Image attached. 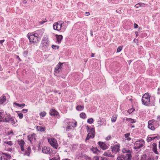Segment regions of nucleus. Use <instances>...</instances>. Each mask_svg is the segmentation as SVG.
I'll use <instances>...</instances> for the list:
<instances>
[{"instance_id": "nucleus-33", "label": "nucleus", "mask_w": 160, "mask_h": 160, "mask_svg": "<svg viewBox=\"0 0 160 160\" xmlns=\"http://www.w3.org/2000/svg\"><path fill=\"white\" fill-rule=\"evenodd\" d=\"M86 114L84 112H82L80 114V117L81 118L85 119L86 118Z\"/></svg>"}, {"instance_id": "nucleus-45", "label": "nucleus", "mask_w": 160, "mask_h": 160, "mask_svg": "<svg viewBox=\"0 0 160 160\" xmlns=\"http://www.w3.org/2000/svg\"><path fill=\"white\" fill-rule=\"evenodd\" d=\"M46 21H47V20H46V19H44L42 21L39 22V23L40 24H43L44 23L46 22Z\"/></svg>"}, {"instance_id": "nucleus-62", "label": "nucleus", "mask_w": 160, "mask_h": 160, "mask_svg": "<svg viewBox=\"0 0 160 160\" xmlns=\"http://www.w3.org/2000/svg\"><path fill=\"white\" fill-rule=\"evenodd\" d=\"M2 70V68L1 67V65H0V71H1Z\"/></svg>"}, {"instance_id": "nucleus-22", "label": "nucleus", "mask_w": 160, "mask_h": 160, "mask_svg": "<svg viewBox=\"0 0 160 160\" xmlns=\"http://www.w3.org/2000/svg\"><path fill=\"white\" fill-rule=\"evenodd\" d=\"M122 151L123 153H131L132 152V149L131 148H124L122 149Z\"/></svg>"}, {"instance_id": "nucleus-48", "label": "nucleus", "mask_w": 160, "mask_h": 160, "mask_svg": "<svg viewBox=\"0 0 160 160\" xmlns=\"http://www.w3.org/2000/svg\"><path fill=\"white\" fill-rule=\"evenodd\" d=\"M130 136V133H128L124 134V137L125 138H128Z\"/></svg>"}, {"instance_id": "nucleus-46", "label": "nucleus", "mask_w": 160, "mask_h": 160, "mask_svg": "<svg viewBox=\"0 0 160 160\" xmlns=\"http://www.w3.org/2000/svg\"><path fill=\"white\" fill-rule=\"evenodd\" d=\"M134 110L133 108L130 109L128 110V112L130 114L131 113L134 111Z\"/></svg>"}, {"instance_id": "nucleus-64", "label": "nucleus", "mask_w": 160, "mask_h": 160, "mask_svg": "<svg viewBox=\"0 0 160 160\" xmlns=\"http://www.w3.org/2000/svg\"><path fill=\"white\" fill-rule=\"evenodd\" d=\"M159 148L160 149V141H159Z\"/></svg>"}, {"instance_id": "nucleus-51", "label": "nucleus", "mask_w": 160, "mask_h": 160, "mask_svg": "<svg viewBox=\"0 0 160 160\" xmlns=\"http://www.w3.org/2000/svg\"><path fill=\"white\" fill-rule=\"evenodd\" d=\"M116 12L119 13H120L121 12V10L120 9H118L116 10Z\"/></svg>"}, {"instance_id": "nucleus-41", "label": "nucleus", "mask_w": 160, "mask_h": 160, "mask_svg": "<svg viewBox=\"0 0 160 160\" xmlns=\"http://www.w3.org/2000/svg\"><path fill=\"white\" fill-rule=\"evenodd\" d=\"M4 143H6L8 144L10 146L12 145V141H5L4 142Z\"/></svg>"}, {"instance_id": "nucleus-4", "label": "nucleus", "mask_w": 160, "mask_h": 160, "mask_svg": "<svg viewBox=\"0 0 160 160\" xmlns=\"http://www.w3.org/2000/svg\"><path fill=\"white\" fill-rule=\"evenodd\" d=\"M86 129L88 133L87 136L86 140H88L90 138H93L95 134L94 128H90L89 126H87L86 127Z\"/></svg>"}, {"instance_id": "nucleus-10", "label": "nucleus", "mask_w": 160, "mask_h": 160, "mask_svg": "<svg viewBox=\"0 0 160 160\" xmlns=\"http://www.w3.org/2000/svg\"><path fill=\"white\" fill-rule=\"evenodd\" d=\"M63 64V63H61L60 62H59L56 65V67L55 68L54 72V74L55 75L58 73L60 72L62 66Z\"/></svg>"}, {"instance_id": "nucleus-52", "label": "nucleus", "mask_w": 160, "mask_h": 160, "mask_svg": "<svg viewBox=\"0 0 160 160\" xmlns=\"http://www.w3.org/2000/svg\"><path fill=\"white\" fill-rule=\"evenodd\" d=\"M0 160H5L3 156H2L0 155Z\"/></svg>"}, {"instance_id": "nucleus-38", "label": "nucleus", "mask_w": 160, "mask_h": 160, "mask_svg": "<svg viewBox=\"0 0 160 160\" xmlns=\"http://www.w3.org/2000/svg\"><path fill=\"white\" fill-rule=\"evenodd\" d=\"M46 114V113L45 112L43 111L42 112H41L40 114L39 115L40 116L42 117H44L45 116Z\"/></svg>"}, {"instance_id": "nucleus-26", "label": "nucleus", "mask_w": 160, "mask_h": 160, "mask_svg": "<svg viewBox=\"0 0 160 160\" xmlns=\"http://www.w3.org/2000/svg\"><path fill=\"white\" fill-rule=\"evenodd\" d=\"M2 155H3L4 160L9 159L11 158V156L8 154L3 153Z\"/></svg>"}, {"instance_id": "nucleus-32", "label": "nucleus", "mask_w": 160, "mask_h": 160, "mask_svg": "<svg viewBox=\"0 0 160 160\" xmlns=\"http://www.w3.org/2000/svg\"><path fill=\"white\" fill-rule=\"evenodd\" d=\"M84 108V107L83 106H82L81 105L78 106L76 107V109L78 111H81Z\"/></svg>"}, {"instance_id": "nucleus-28", "label": "nucleus", "mask_w": 160, "mask_h": 160, "mask_svg": "<svg viewBox=\"0 0 160 160\" xmlns=\"http://www.w3.org/2000/svg\"><path fill=\"white\" fill-rule=\"evenodd\" d=\"M126 120L130 123H134L136 122V120L135 119L129 118H126Z\"/></svg>"}, {"instance_id": "nucleus-37", "label": "nucleus", "mask_w": 160, "mask_h": 160, "mask_svg": "<svg viewBox=\"0 0 160 160\" xmlns=\"http://www.w3.org/2000/svg\"><path fill=\"white\" fill-rule=\"evenodd\" d=\"M60 158L59 156H57L55 157H53L50 159V160H60Z\"/></svg>"}, {"instance_id": "nucleus-63", "label": "nucleus", "mask_w": 160, "mask_h": 160, "mask_svg": "<svg viewBox=\"0 0 160 160\" xmlns=\"http://www.w3.org/2000/svg\"><path fill=\"white\" fill-rule=\"evenodd\" d=\"M127 140L128 141H130L131 140V138H128Z\"/></svg>"}, {"instance_id": "nucleus-31", "label": "nucleus", "mask_w": 160, "mask_h": 160, "mask_svg": "<svg viewBox=\"0 0 160 160\" xmlns=\"http://www.w3.org/2000/svg\"><path fill=\"white\" fill-rule=\"evenodd\" d=\"M14 104L15 105L17 106L18 107H21V108H22L24 107L25 106V104L24 103L19 104L17 102H14Z\"/></svg>"}, {"instance_id": "nucleus-2", "label": "nucleus", "mask_w": 160, "mask_h": 160, "mask_svg": "<svg viewBox=\"0 0 160 160\" xmlns=\"http://www.w3.org/2000/svg\"><path fill=\"white\" fill-rule=\"evenodd\" d=\"M17 121L15 118L11 116L9 113L5 114L4 112L0 110V122H11L12 124H14Z\"/></svg>"}, {"instance_id": "nucleus-13", "label": "nucleus", "mask_w": 160, "mask_h": 160, "mask_svg": "<svg viewBox=\"0 0 160 160\" xmlns=\"http://www.w3.org/2000/svg\"><path fill=\"white\" fill-rule=\"evenodd\" d=\"M123 154L121 155L124 158V160H130L131 159L132 155L130 153H123Z\"/></svg>"}, {"instance_id": "nucleus-8", "label": "nucleus", "mask_w": 160, "mask_h": 160, "mask_svg": "<svg viewBox=\"0 0 160 160\" xmlns=\"http://www.w3.org/2000/svg\"><path fill=\"white\" fill-rule=\"evenodd\" d=\"M120 145L118 143L112 146L111 148L112 149V153L114 155L120 151Z\"/></svg>"}, {"instance_id": "nucleus-18", "label": "nucleus", "mask_w": 160, "mask_h": 160, "mask_svg": "<svg viewBox=\"0 0 160 160\" xmlns=\"http://www.w3.org/2000/svg\"><path fill=\"white\" fill-rule=\"evenodd\" d=\"M90 150L92 152L95 154H98L100 151L96 147H92L90 148Z\"/></svg>"}, {"instance_id": "nucleus-25", "label": "nucleus", "mask_w": 160, "mask_h": 160, "mask_svg": "<svg viewBox=\"0 0 160 160\" xmlns=\"http://www.w3.org/2000/svg\"><path fill=\"white\" fill-rule=\"evenodd\" d=\"M56 37L57 38V41L59 43H61V41L62 39L63 36L62 35H56Z\"/></svg>"}, {"instance_id": "nucleus-20", "label": "nucleus", "mask_w": 160, "mask_h": 160, "mask_svg": "<svg viewBox=\"0 0 160 160\" xmlns=\"http://www.w3.org/2000/svg\"><path fill=\"white\" fill-rule=\"evenodd\" d=\"M153 148L152 151L156 154H158V153L157 151V144L155 143H153L152 144Z\"/></svg>"}, {"instance_id": "nucleus-59", "label": "nucleus", "mask_w": 160, "mask_h": 160, "mask_svg": "<svg viewBox=\"0 0 160 160\" xmlns=\"http://www.w3.org/2000/svg\"><path fill=\"white\" fill-rule=\"evenodd\" d=\"M135 34L136 35V37H137L138 35V32H135Z\"/></svg>"}, {"instance_id": "nucleus-9", "label": "nucleus", "mask_w": 160, "mask_h": 160, "mask_svg": "<svg viewBox=\"0 0 160 160\" xmlns=\"http://www.w3.org/2000/svg\"><path fill=\"white\" fill-rule=\"evenodd\" d=\"M63 23V22L60 21L54 23L53 26V29L58 31L60 30L62 27Z\"/></svg>"}, {"instance_id": "nucleus-11", "label": "nucleus", "mask_w": 160, "mask_h": 160, "mask_svg": "<svg viewBox=\"0 0 160 160\" xmlns=\"http://www.w3.org/2000/svg\"><path fill=\"white\" fill-rule=\"evenodd\" d=\"M31 149L30 146H28L25 149H24L22 153L24 156H30V154L31 152Z\"/></svg>"}, {"instance_id": "nucleus-17", "label": "nucleus", "mask_w": 160, "mask_h": 160, "mask_svg": "<svg viewBox=\"0 0 160 160\" xmlns=\"http://www.w3.org/2000/svg\"><path fill=\"white\" fill-rule=\"evenodd\" d=\"M35 136L36 134L34 133H33L28 136V140L31 143H32V141H35L36 139Z\"/></svg>"}, {"instance_id": "nucleus-40", "label": "nucleus", "mask_w": 160, "mask_h": 160, "mask_svg": "<svg viewBox=\"0 0 160 160\" xmlns=\"http://www.w3.org/2000/svg\"><path fill=\"white\" fill-rule=\"evenodd\" d=\"M122 47L121 46H120L118 47L117 50V52H120L122 49Z\"/></svg>"}, {"instance_id": "nucleus-35", "label": "nucleus", "mask_w": 160, "mask_h": 160, "mask_svg": "<svg viewBox=\"0 0 160 160\" xmlns=\"http://www.w3.org/2000/svg\"><path fill=\"white\" fill-rule=\"evenodd\" d=\"M93 119L92 118H90L87 120V122L89 124H91L93 122Z\"/></svg>"}, {"instance_id": "nucleus-1", "label": "nucleus", "mask_w": 160, "mask_h": 160, "mask_svg": "<svg viewBox=\"0 0 160 160\" xmlns=\"http://www.w3.org/2000/svg\"><path fill=\"white\" fill-rule=\"evenodd\" d=\"M155 98L154 96H151L149 93H145L142 98V104L146 106H154Z\"/></svg>"}, {"instance_id": "nucleus-39", "label": "nucleus", "mask_w": 160, "mask_h": 160, "mask_svg": "<svg viewBox=\"0 0 160 160\" xmlns=\"http://www.w3.org/2000/svg\"><path fill=\"white\" fill-rule=\"evenodd\" d=\"M146 155L145 154H144L141 156V160H146Z\"/></svg>"}, {"instance_id": "nucleus-14", "label": "nucleus", "mask_w": 160, "mask_h": 160, "mask_svg": "<svg viewBox=\"0 0 160 160\" xmlns=\"http://www.w3.org/2000/svg\"><path fill=\"white\" fill-rule=\"evenodd\" d=\"M123 154L121 155L124 158V160H130L131 159L132 155L130 153H123Z\"/></svg>"}, {"instance_id": "nucleus-36", "label": "nucleus", "mask_w": 160, "mask_h": 160, "mask_svg": "<svg viewBox=\"0 0 160 160\" xmlns=\"http://www.w3.org/2000/svg\"><path fill=\"white\" fill-rule=\"evenodd\" d=\"M17 112H19L18 113V117L20 119H22L23 118V114L22 113H19V111H18Z\"/></svg>"}, {"instance_id": "nucleus-43", "label": "nucleus", "mask_w": 160, "mask_h": 160, "mask_svg": "<svg viewBox=\"0 0 160 160\" xmlns=\"http://www.w3.org/2000/svg\"><path fill=\"white\" fill-rule=\"evenodd\" d=\"M73 122H69L68 125L71 128L73 127Z\"/></svg>"}, {"instance_id": "nucleus-60", "label": "nucleus", "mask_w": 160, "mask_h": 160, "mask_svg": "<svg viewBox=\"0 0 160 160\" xmlns=\"http://www.w3.org/2000/svg\"><path fill=\"white\" fill-rule=\"evenodd\" d=\"M13 134V131L12 130H11L10 131L9 134Z\"/></svg>"}, {"instance_id": "nucleus-3", "label": "nucleus", "mask_w": 160, "mask_h": 160, "mask_svg": "<svg viewBox=\"0 0 160 160\" xmlns=\"http://www.w3.org/2000/svg\"><path fill=\"white\" fill-rule=\"evenodd\" d=\"M41 31L42 30H38L36 31L35 33H29L28 34V38L29 39L30 42L35 43L39 41V39L38 38V33Z\"/></svg>"}, {"instance_id": "nucleus-44", "label": "nucleus", "mask_w": 160, "mask_h": 160, "mask_svg": "<svg viewBox=\"0 0 160 160\" xmlns=\"http://www.w3.org/2000/svg\"><path fill=\"white\" fill-rule=\"evenodd\" d=\"M117 160H124V158L121 155L120 156L118 157L117 158Z\"/></svg>"}, {"instance_id": "nucleus-50", "label": "nucleus", "mask_w": 160, "mask_h": 160, "mask_svg": "<svg viewBox=\"0 0 160 160\" xmlns=\"http://www.w3.org/2000/svg\"><path fill=\"white\" fill-rule=\"evenodd\" d=\"M94 160H99V157L98 156H95L93 158Z\"/></svg>"}, {"instance_id": "nucleus-21", "label": "nucleus", "mask_w": 160, "mask_h": 160, "mask_svg": "<svg viewBox=\"0 0 160 160\" xmlns=\"http://www.w3.org/2000/svg\"><path fill=\"white\" fill-rule=\"evenodd\" d=\"M6 97L5 96L3 95L0 97V104L6 103Z\"/></svg>"}, {"instance_id": "nucleus-15", "label": "nucleus", "mask_w": 160, "mask_h": 160, "mask_svg": "<svg viewBox=\"0 0 160 160\" xmlns=\"http://www.w3.org/2000/svg\"><path fill=\"white\" fill-rule=\"evenodd\" d=\"M155 121L154 120H149L148 122V128L152 130H154L155 129V128L153 126V123Z\"/></svg>"}, {"instance_id": "nucleus-5", "label": "nucleus", "mask_w": 160, "mask_h": 160, "mask_svg": "<svg viewBox=\"0 0 160 160\" xmlns=\"http://www.w3.org/2000/svg\"><path fill=\"white\" fill-rule=\"evenodd\" d=\"M48 140L49 143L54 148L56 149H58V144L57 140L53 138H48Z\"/></svg>"}, {"instance_id": "nucleus-58", "label": "nucleus", "mask_w": 160, "mask_h": 160, "mask_svg": "<svg viewBox=\"0 0 160 160\" xmlns=\"http://www.w3.org/2000/svg\"><path fill=\"white\" fill-rule=\"evenodd\" d=\"M4 41H5V40L4 39L2 40H0V43L1 44H2V43L4 42Z\"/></svg>"}, {"instance_id": "nucleus-42", "label": "nucleus", "mask_w": 160, "mask_h": 160, "mask_svg": "<svg viewBox=\"0 0 160 160\" xmlns=\"http://www.w3.org/2000/svg\"><path fill=\"white\" fill-rule=\"evenodd\" d=\"M52 47L53 49H56L59 48V46L56 45H53L52 46Z\"/></svg>"}, {"instance_id": "nucleus-55", "label": "nucleus", "mask_w": 160, "mask_h": 160, "mask_svg": "<svg viewBox=\"0 0 160 160\" xmlns=\"http://www.w3.org/2000/svg\"><path fill=\"white\" fill-rule=\"evenodd\" d=\"M159 91H160V87H159L158 88V92H157V93L159 94L160 93L159 92Z\"/></svg>"}, {"instance_id": "nucleus-57", "label": "nucleus", "mask_w": 160, "mask_h": 160, "mask_svg": "<svg viewBox=\"0 0 160 160\" xmlns=\"http://www.w3.org/2000/svg\"><path fill=\"white\" fill-rule=\"evenodd\" d=\"M77 122H75L74 123H73V128H74V127H75L76 126H77Z\"/></svg>"}, {"instance_id": "nucleus-19", "label": "nucleus", "mask_w": 160, "mask_h": 160, "mask_svg": "<svg viewBox=\"0 0 160 160\" xmlns=\"http://www.w3.org/2000/svg\"><path fill=\"white\" fill-rule=\"evenodd\" d=\"M103 155L108 157H114V155L111 153L110 151H107L105 152L103 154Z\"/></svg>"}, {"instance_id": "nucleus-56", "label": "nucleus", "mask_w": 160, "mask_h": 160, "mask_svg": "<svg viewBox=\"0 0 160 160\" xmlns=\"http://www.w3.org/2000/svg\"><path fill=\"white\" fill-rule=\"evenodd\" d=\"M90 15V13L89 12H85V15L86 16H89Z\"/></svg>"}, {"instance_id": "nucleus-49", "label": "nucleus", "mask_w": 160, "mask_h": 160, "mask_svg": "<svg viewBox=\"0 0 160 160\" xmlns=\"http://www.w3.org/2000/svg\"><path fill=\"white\" fill-rule=\"evenodd\" d=\"M28 110L27 109H24L22 110L21 112L23 113H26L27 112H28Z\"/></svg>"}, {"instance_id": "nucleus-29", "label": "nucleus", "mask_w": 160, "mask_h": 160, "mask_svg": "<svg viewBox=\"0 0 160 160\" xmlns=\"http://www.w3.org/2000/svg\"><path fill=\"white\" fill-rule=\"evenodd\" d=\"M37 129L41 132H44L45 130V128L44 127L38 126L37 127Z\"/></svg>"}, {"instance_id": "nucleus-23", "label": "nucleus", "mask_w": 160, "mask_h": 160, "mask_svg": "<svg viewBox=\"0 0 160 160\" xmlns=\"http://www.w3.org/2000/svg\"><path fill=\"white\" fill-rule=\"evenodd\" d=\"M155 138H157V139H159L160 136H158L154 137H148L147 139V141L148 142H149L151 141L154 140Z\"/></svg>"}, {"instance_id": "nucleus-34", "label": "nucleus", "mask_w": 160, "mask_h": 160, "mask_svg": "<svg viewBox=\"0 0 160 160\" xmlns=\"http://www.w3.org/2000/svg\"><path fill=\"white\" fill-rule=\"evenodd\" d=\"M117 115L113 116L111 118V121L112 122H115L117 118Z\"/></svg>"}, {"instance_id": "nucleus-30", "label": "nucleus", "mask_w": 160, "mask_h": 160, "mask_svg": "<svg viewBox=\"0 0 160 160\" xmlns=\"http://www.w3.org/2000/svg\"><path fill=\"white\" fill-rule=\"evenodd\" d=\"M145 4L144 3L142 2H140L136 4L135 5V7L136 8H138L140 7H144L145 6Z\"/></svg>"}, {"instance_id": "nucleus-7", "label": "nucleus", "mask_w": 160, "mask_h": 160, "mask_svg": "<svg viewBox=\"0 0 160 160\" xmlns=\"http://www.w3.org/2000/svg\"><path fill=\"white\" fill-rule=\"evenodd\" d=\"M145 142L142 139L136 141L134 143V148L135 149H139L144 146Z\"/></svg>"}, {"instance_id": "nucleus-12", "label": "nucleus", "mask_w": 160, "mask_h": 160, "mask_svg": "<svg viewBox=\"0 0 160 160\" xmlns=\"http://www.w3.org/2000/svg\"><path fill=\"white\" fill-rule=\"evenodd\" d=\"M52 149L49 147H44L42 148V152L44 153L51 154L52 153Z\"/></svg>"}, {"instance_id": "nucleus-47", "label": "nucleus", "mask_w": 160, "mask_h": 160, "mask_svg": "<svg viewBox=\"0 0 160 160\" xmlns=\"http://www.w3.org/2000/svg\"><path fill=\"white\" fill-rule=\"evenodd\" d=\"M71 129V128L69 126L67 125L66 128V130L68 131H69Z\"/></svg>"}, {"instance_id": "nucleus-24", "label": "nucleus", "mask_w": 160, "mask_h": 160, "mask_svg": "<svg viewBox=\"0 0 160 160\" xmlns=\"http://www.w3.org/2000/svg\"><path fill=\"white\" fill-rule=\"evenodd\" d=\"M25 142L24 141L22 140L18 142V144L21 147V149L22 151L24 150L23 146L24 145Z\"/></svg>"}, {"instance_id": "nucleus-53", "label": "nucleus", "mask_w": 160, "mask_h": 160, "mask_svg": "<svg viewBox=\"0 0 160 160\" xmlns=\"http://www.w3.org/2000/svg\"><path fill=\"white\" fill-rule=\"evenodd\" d=\"M138 26L137 24L136 23L134 24V28H138Z\"/></svg>"}, {"instance_id": "nucleus-27", "label": "nucleus", "mask_w": 160, "mask_h": 160, "mask_svg": "<svg viewBox=\"0 0 160 160\" xmlns=\"http://www.w3.org/2000/svg\"><path fill=\"white\" fill-rule=\"evenodd\" d=\"M50 114L51 116H55L57 115L58 112L55 109H52L50 110Z\"/></svg>"}, {"instance_id": "nucleus-6", "label": "nucleus", "mask_w": 160, "mask_h": 160, "mask_svg": "<svg viewBox=\"0 0 160 160\" xmlns=\"http://www.w3.org/2000/svg\"><path fill=\"white\" fill-rule=\"evenodd\" d=\"M49 41L47 37H44L41 41L42 47L43 49H47L49 46Z\"/></svg>"}, {"instance_id": "nucleus-16", "label": "nucleus", "mask_w": 160, "mask_h": 160, "mask_svg": "<svg viewBox=\"0 0 160 160\" xmlns=\"http://www.w3.org/2000/svg\"><path fill=\"white\" fill-rule=\"evenodd\" d=\"M98 145L103 150L108 148V146L103 142H98Z\"/></svg>"}, {"instance_id": "nucleus-61", "label": "nucleus", "mask_w": 160, "mask_h": 160, "mask_svg": "<svg viewBox=\"0 0 160 160\" xmlns=\"http://www.w3.org/2000/svg\"><path fill=\"white\" fill-rule=\"evenodd\" d=\"M22 2L23 3L25 4L27 3V2L25 0H24Z\"/></svg>"}, {"instance_id": "nucleus-54", "label": "nucleus", "mask_w": 160, "mask_h": 160, "mask_svg": "<svg viewBox=\"0 0 160 160\" xmlns=\"http://www.w3.org/2000/svg\"><path fill=\"white\" fill-rule=\"evenodd\" d=\"M158 158V156H156L153 158V160H157Z\"/></svg>"}]
</instances>
